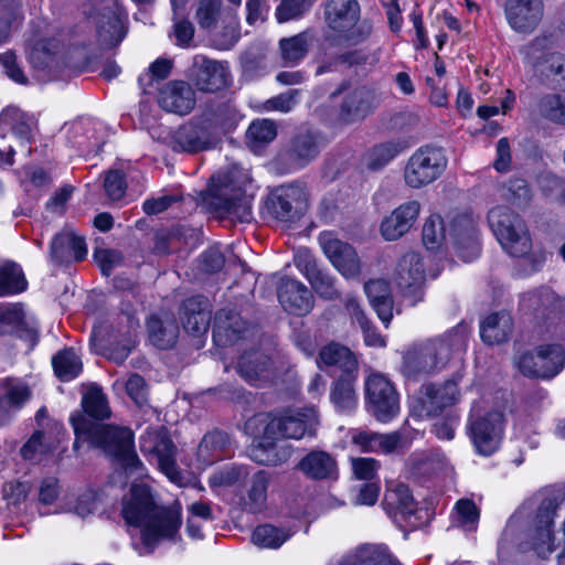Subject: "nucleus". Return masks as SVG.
Instances as JSON below:
<instances>
[{"label":"nucleus","instance_id":"obj_52","mask_svg":"<svg viewBox=\"0 0 565 565\" xmlns=\"http://www.w3.org/2000/svg\"><path fill=\"white\" fill-rule=\"evenodd\" d=\"M537 108L543 118L565 126V95L545 94L540 98Z\"/></svg>","mask_w":565,"mask_h":565},{"label":"nucleus","instance_id":"obj_56","mask_svg":"<svg viewBox=\"0 0 565 565\" xmlns=\"http://www.w3.org/2000/svg\"><path fill=\"white\" fill-rule=\"evenodd\" d=\"M446 238V228L443 218L437 215H430L423 226V243L427 249H436Z\"/></svg>","mask_w":565,"mask_h":565},{"label":"nucleus","instance_id":"obj_23","mask_svg":"<svg viewBox=\"0 0 565 565\" xmlns=\"http://www.w3.org/2000/svg\"><path fill=\"white\" fill-rule=\"evenodd\" d=\"M150 490L143 484H134L122 499L121 515L127 524L143 526L156 509Z\"/></svg>","mask_w":565,"mask_h":565},{"label":"nucleus","instance_id":"obj_57","mask_svg":"<svg viewBox=\"0 0 565 565\" xmlns=\"http://www.w3.org/2000/svg\"><path fill=\"white\" fill-rule=\"evenodd\" d=\"M502 195L505 200L518 206L526 205L531 199V190L523 179H511L502 188Z\"/></svg>","mask_w":565,"mask_h":565},{"label":"nucleus","instance_id":"obj_64","mask_svg":"<svg viewBox=\"0 0 565 565\" xmlns=\"http://www.w3.org/2000/svg\"><path fill=\"white\" fill-rule=\"evenodd\" d=\"M94 257L105 276H109L113 269L122 263L124 256L121 252L116 249H97Z\"/></svg>","mask_w":565,"mask_h":565},{"label":"nucleus","instance_id":"obj_29","mask_svg":"<svg viewBox=\"0 0 565 565\" xmlns=\"http://www.w3.org/2000/svg\"><path fill=\"white\" fill-rule=\"evenodd\" d=\"M87 255L85 239L72 232H63L52 241L51 258L56 265L81 262Z\"/></svg>","mask_w":565,"mask_h":565},{"label":"nucleus","instance_id":"obj_44","mask_svg":"<svg viewBox=\"0 0 565 565\" xmlns=\"http://www.w3.org/2000/svg\"><path fill=\"white\" fill-rule=\"evenodd\" d=\"M139 328L140 323L135 317L134 310L130 308L122 309L111 324L110 338L114 339V341L118 340L136 344V337Z\"/></svg>","mask_w":565,"mask_h":565},{"label":"nucleus","instance_id":"obj_24","mask_svg":"<svg viewBox=\"0 0 565 565\" xmlns=\"http://www.w3.org/2000/svg\"><path fill=\"white\" fill-rule=\"evenodd\" d=\"M252 331L234 309L224 308L215 315L213 340L218 347L232 345Z\"/></svg>","mask_w":565,"mask_h":565},{"label":"nucleus","instance_id":"obj_46","mask_svg":"<svg viewBox=\"0 0 565 565\" xmlns=\"http://www.w3.org/2000/svg\"><path fill=\"white\" fill-rule=\"evenodd\" d=\"M270 479V475L265 470H259L253 475L249 481L246 501L249 511L259 512L264 509Z\"/></svg>","mask_w":565,"mask_h":565},{"label":"nucleus","instance_id":"obj_62","mask_svg":"<svg viewBox=\"0 0 565 565\" xmlns=\"http://www.w3.org/2000/svg\"><path fill=\"white\" fill-rule=\"evenodd\" d=\"M0 324L9 332H18L24 327V312L20 305H11L0 312Z\"/></svg>","mask_w":565,"mask_h":565},{"label":"nucleus","instance_id":"obj_5","mask_svg":"<svg viewBox=\"0 0 565 565\" xmlns=\"http://www.w3.org/2000/svg\"><path fill=\"white\" fill-rule=\"evenodd\" d=\"M466 345V333L457 328L445 337L414 345L403 356L402 371L405 376L416 379L443 370L454 351Z\"/></svg>","mask_w":565,"mask_h":565},{"label":"nucleus","instance_id":"obj_9","mask_svg":"<svg viewBox=\"0 0 565 565\" xmlns=\"http://www.w3.org/2000/svg\"><path fill=\"white\" fill-rule=\"evenodd\" d=\"M545 38H536L522 49L526 62L543 83L565 89V55L546 46Z\"/></svg>","mask_w":565,"mask_h":565},{"label":"nucleus","instance_id":"obj_2","mask_svg":"<svg viewBox=\"0 0 565 565\" xmlns=\"http://www.w3.org/2000/svg\"><path fill=\"white\" fill-rule=\"evenodd\" d=\"M71 422L77 440L87 439L100 447L121 465L126 475L142 469V463L134 449V434L129 428L93 423L83 415L72 416Z\"/></svg>","mask_w":565,"mask_h":565},{"label":"nucleus","instance_id":"obj_60","mask_svg":"<svg viewBox=\"0 0 565 565\" xmlns=\"http://www.w3.org/2000/svg\"><path fill=\"white\" fill-rule=\"evenodd\" d=\"M248 471L244 467H227L211 475L209 484L212 488L216 487H232L244 480Z\"/></svg>","mask_w":565,"mask_h":565},{"label":"nucleus","instance_id":"obj_39","mask_svg":"<svg viewBox=\"0 0 565 565\" xmlns=\"http://www.w3.org/2000/svg\"><path fill=\"white\" fill-rule=\"evenodd\" d=\"M557 510V504L551 500H543L536 514V541L534 548L540 552L546 547L547 552L553 551V533L551 526Z\"/></svg>","mask_w":565,"mask_h":565},{"label":"nucleus","instance_id":"obj_26","mask_svg":"<svg viewBox=\"0 0 565 565\" xmlns=\"http://www.w3.org/2000/svg\"><path fill=\"white\" fill-rule=\"evenodd\" d=\"M158 103L169 113L186 115L195 106V93L184 81H170L160 89Z\"/></svg>","mask_w":565,"mask_h":565},{"label":"nucleus","instance_id":"obj_32","mask_svg":"<svg viewBox=\"0 0 565 565\" xmlns=\"http://www.w3.org/2000/svg\"><path fill=\"white\" fill-rule=\"evenodd\" d=\"M408 147L409 143L402 138L376 143L364 153L363 164L369 171H381Z\"/></svg>","mask_w":565,"mask_h":565},{"label":"nucleus","instance_id":"obj_47","mask_svg":"<svg viewBox=\"0 0 565 565\" xmlns=\"http://www.w3.org/2000/svg\"><path fill=\"white\" fill-rule=\"evenodd\" d=\"M56 376L62 381L75 379L83 369L79 356L73 349H65L56 353L52 359Z\"/></svg>","mask_w":565,"mask_h":565},{"label":"nucleus","instance_id":"obj_33","mask_svg":"<svg viewBox=\"0 0 565 565\" xmlns=\"http://www.w3.org/2000/svg\"><path fill=\"white\" fill-rule=\"evenodd\" d=\"M383 504L390 514H401L409 522L417 513V503L409 488L404 483H390L384 494Z\"/></svg>","mask_w":565,"mask_h":565},{"label":"nucleus","instance_id":"obj_34","mask_svg":"<svg viewBox=\"0 0 565 565\" xmlns=\"http://www.w3.org/2000/svg\"><path fill=\"white\" fill-rule=\"evenodd\" d=\"M373 95L366 87H359L350 92L340 107V118L347 124L364 119L371 111Z\"/></svg>","mask_w":565,"mask_h":565},{"label":"nucleus","instance_id":"obj_41","mask_svg":"<svg viewBox=\"0 0 565 565\" xmlns=\"http://www.w3.org/2000/svg\"><path fill=\"white\" fill-rule=\"evenodd\" d=\"M228 448V435L220 430H213L202 438L198 447V458L203 463L211 465L226 457Z\"/></svg>","mask_w":565,"mask_h":565},{"label":"nucleus","instance_id":"obj_50","mask_svg":"<svg viewBox=\"0 0 565 565\" xmlns=\"http://www.w3.org/2000/svg\"><path fill=\"white\" fill-rule=\"evenodd\" d=\"M0 396L12 408H21L30 399L31 390L23 381L18 379H6L0 383Z\"/></svg>","mask_w":565,"mask_h":565},{"label":"nucleus","instance_id":"obj_15","mask_svg":"<svg viewBox=\"0 0 565 565\" xmlns=\"http://www.w3.org/2000/svg\"><path fill=\"white\" fill-rule=\"evenodd\" d=\"M459 396L458 385L454 381H447L437 385L424 384L420 387L417 405L414 406L419 416H437L447 407L452 406Z\"/></svg>","mask_w":565,"mask_h":565},{"label":"nucleus","instance_id":"obj_49","mask_svg":"<svg viewBox=\"0 0 565 565\" xmlns=\"http://www.w3.org/2000/svg\"><path fill=\"white\" fill-rule=\"evenodd\" d=\"M319 151L317 137L310 131H303L294 138L290 154L299 166H305L316 158Z\"/></svg>","mask_w":565,"mask_h":565},{"label":"nucleus","instance_id":"obj_31","mask_svg":"<svg viewBox=\"0 0 565 565\" xmlns=\"http://www.w3.org/2000/svg\"><path fill=\"white\" fill-rule=\"evenodd\" d=\"M299 470L311 480H335L338 463L335 458L323 450H312L298 463Z\"/></svg>","mask_w":565,"mask_h":565},{"label":"nucleus","instance_id":"obj_20","mask_svg":"<svg viewBox=\"0 0 565 565\" xmlns=\"http://www.w3.org/2000/svg\"><path fill=\"white\" fill-rule=\"evenodd\" d=\"M295 264L320 297L328 300L339 298L340 291L335 287V278L319 268L316 258L308 249L298 250Z\"/></svg>","mask_w":565,"mask_h":565},{"label":"nucleus","instance_id":"obj_22","mask_svg":"<svg viewBox=\"0 0 565 565\" xmlns=\"http://www.w3.org/2000/svg\"><path fill=\"white\" fill-rule=\"evenodd\" d=\"M422 205L417 200H409L394 209L383 218L380 231L385 241H396L415 225Z\"/></svg>","mask_w":565,"mask_h":565},{"label":"nucleus","instance_id":"obj_30","mask_svg":"<svg viewBox=\"0 0 565 565\" xmlns=\"http://www.w3.org/2000/svg\"><path fill=\"white\" fill-rule=\"evenodd\" d=\"M212 143L211 135L205 126L189 122L175 131L172 149L174 151L195 153L210 149Z\"/></svg>","mask_w":565,"mask_h":565},{"label":"nucleus","instance_id":"obj_35","mask_svg":"<svg viewBox=\"0 0 565 565\" xmlns=\"http://www.w3.org/2000/svg\"><path fill=\"white\" fill-rule=\"evenodd\" d=\"M561 299L547 287L525 292L520 300L523 311L533 313L537 318H544L554 313L559 308Z\"/></svg>","mask_w":565,"mask_h":565},{"label":"nucleus","instance_id":"obj_19","mask_svg":"<svg viewBox=\"0 0 565 565\" xmlns=\"http://www.w3.org/2000/svg\"><path fill=\"white\" fill-rule=\"evenodd\" d=\"M227 66L204 55H195L192 65V79L196 88L205 93H215L228 84Z\"/></svg>","mask_w":565,"mask_h":565},{"label":"nucleus","instance_id":"obj_53","mask_svg":"<svg viewBox=\"0 0 565 565\" xmlns=\"http://www.w3.org/2000/svg\"><path fill=\"white\" fill-rule=\"evenodd\" d=\"M247 139L252 148H262L271 142L277 136L275 121L270 119L254 120L247 129Z\"/></svg>","mask_w":565,"mask_h":565},{"label":"nucleus","instance_id":"obj_16","mask_svg":"<svg viewBox=\"0 0 565 565\" xmlns=\"http://www.w3.org/2000/svg\"><path fill=\"white\" fill-rule=\"evenodd\" d=\"M140 448L158 461L161 471L172 481L178 478L175 466L177 448L164 429H149L140 439Z\"/></svg>","mask_w":565,"mask_h":565},{"label":"nucleus","instance_id":"obj_27","mask_svg":"<svg viewBox=\"0 0 565 565\" xmlns=\"http://www.w3.org/2000/svg\"><path fill=\"white\" fill-rule=\"evenodd\" d=\"M212 309L207 298L194 296L183 301L181 321L184 330L194 335L207 332L211 323Z\"/></svg>","mask_w":565,"mask_h":565},{"label":"nucleus","instance_id":"obj_38","mask_svg":"<svg viewBox=\"0 0 565 565\" xmlns=\"http://www.w3.org/2000/svg\"><path fill=\"white\" fill-rule=\"evenodd\" d=\"M356 374L340 375L331 385L330 399L339 412L349 413L356 407Z\"/></svg>","mask_w":565,"mask_h":565},{"label":"nucleus","instance_id":"obj_28","mask_svg":"<svg viewBox=\"0 0 565 565\" xmlns=\"http://www.w3.org/2000/svg\"><path fill=\"white\" fill-rule=\"evenodd\" d=\"M319 367L335 369L341 375L358 373L359 364L355 354L339 342L323 345L318 355Z\"/></svg>","mask_w":565,"mask_h":565},{"label":"nucleus","instance_id":"obj_43","mask_svg":"<svg viewBox=\"0 0 565 565\" xmlns=\"http://www.w3.org/2000/svg\"><path fill=\"white\" fill-rule=\"evenodd\" d=\"M311 38L308 32L282 38L279 41L280 57L285 65L299 63L308 53Z\"/></svg>","mask_w":565,"mask_h":565},{"label":"nucleus","instance_id":"obj_54","mask_svg":"<svg viewBox=\"0 0 565 565\" xmlns=\"http://www.w3.org/2000/svg\"><path fill=\"white\" fill-rule=\"evenodd\" d=\"M476 223L471 214L462 213L455 216L449 226V235L452 241L467 238L470 242L471 250L476 248Z\"/></svg>","mask_w":565,"mask_h":565},{"label":"nucleus","instance_id":"obj_13","mask_svg":"<svg viewBox=\"0 0 565 565\" xmlns=\"http://www.w3.org/2000/svg\"><path fill=\"white\" fill-rule=\"evenodd\" d=\"M394 279L412 306L423 300L426 276L420 255L415 252L405 253L396 265Z\"/></svg>","mask_w":565,"mask_h":565},{"label":"nucleus","instance_id":"obj_25","mask_svg":"<svg viewBox=\"0 0 565 565\" xmlns=\"http://www.w3.org/2000/svg\"><path fill=\"white\" fill-rule=\"evenodd\" d=\"M236 370L242 379L253 385H263L275 377L271 359L258 350L244 352L237 361Z\"/></svg>","mask_w":565,"mask_h":565},{"label":"nucleus","instance_id":"obj_61","mask_svg":"<svg viewBox=\"0 0 565 565\" xmlns=\"http://www.w3.org/2000/svg\"><path fill=\"white\" fill-rule=\"evenodd\" d=\"M104 189L109 200H121L127 190L125 174L119 170H109L105 175Z\"/></svg>","mask_w":565,"mask_h":565},{"label":"nucleus","instance_id":"obj_11","mask_svg":"<svg viewBox=\"0 0 565 565\" xmlns=\"http://www.w3.org/2000/svg\"><path fill=\"white\" fill-rule=\"evenodd\" d=\"M565 366V347L543 344L533 352L523 353L518 360L519 371L527 377L552 379Z\"/></svg>","mask_w":565,"mask_h":565},{"label":"nucleus","instance_id":"obj_37","mask_svg":"<svg viewBox=\"0 0 565 565\" xmlns=\"http://www.w3.org/2000/svg\"><path fill=\"white\" fill-rule=\"evenodd\" d=\"M513 329V320L509 312L499 311L486 317L480 324V337L489 345L505 342Z\"/></svg>","mask_w":565,"mask_h":565},{"label":"nucleus","instance_id":"obj_42","mask_svg":"<svg viewBox=\"0 0 565 565\" xmlns=\"http://www.w3.org/2000/svg\"><path fill=\"white\" fill-rule=\"evenodd\" d=\"M149 339L153 345L161 350L169 349L174 345L179 327L173 319L162 321L156 316L150 317L147 323Z\"/></svg>","mask_w":565,"mask_h":565},{"label":"nucleus","instance_id":"obj_7","mask_svg":"<svg viewBox=\"0 0 565 565\" xmlns=\"http://www.w3.org/2000/svg\"><path fill=\"white\" fill-rule=\"evenodd\" d=\"M182 510L180 503L156 507L147 523L141 527L142 547L139 554H150L163 541L177 542L180 539Z\"/></svg>","mask_w":565,"mask_h":565},{"label":"nucleus","instance_id":"obj_4","mask_svg":"<svg viewBox=\"0 0 565 565\" xmlns=\"http://www.w3.org/2000/svg\"><path fill=\"white\" fill-rule=\"evenodd\" d=\"M489 225L502 248L513 257H527L531 271H539L546 262V252L533 248L524 221L508 206H495L488 213Z\"/></svg>","mask_w":565,"mask_h":565},{"label":"nucleus","instance_id":"obj_63","mask_svg":"<svg viewBox=\"0 0 565 565\" xmlns=\"http://www.w3.org/2000/svg\"><path fill=\"white\" fill-rule=\"evenodd\" d=\"M362 565H399V563L381 547H365L360 551Z\"/></svg>","mask_w":565,"mask_h":565},{"label":"nucleus","instance_id":"obj_36","mask_svg":"<svg viewBox=\"0 0 565 565\" xmlns=\"http://www.w3.org/2000/svg\"><path fill=\"white\" fill-rule=\"evenodd\" d=\"M364 291L380 320L387 327L393 318L390 284L384 279H371L365 282Z\"/></svg>","mask_w":565,"mask_h":565},{"label":"nucleus","instance_id":"obj_18","mask_svg":"<svg viewBox=\"0 0 565 565\" xmlns=\"http://www.w3.org/2000/svg\"><path fill=\"white\" fill-rule=\"evenodd\" d=\"M503 415L500 412H489L483 417L470 424V434L477 451L488 456L494 452L502 435Z\"/></svg>","mask_w":565,"mask_h":565},{"label":"nucleus","instance_id":"obj_3","mask_svg":"<svg viewBox=\"0 0 565 565\" xmlns=\"http://www.w3.org/2000/svg\"><path fill=\"white\" fill-rule=\"evenodd\" d=\"M247 177L237 168L218 172L211 178L209 188L200 194L201 201L212 212L221 216L249 222L252 218V198L246 195L243 185Z\"/></svg>","mask_w":565,"mask_h":565},{"label":"nucleus","instance_id":"obj_40","mask_svg":"<svg viewBox=\"0 0 565 565\" xmlns=\"http://www.w3.org/2000/svg\"><path fill=\"white\" fill-rule=\"evenodd\" d=\"M64 44L57 38L38 40L29 53L30 63L34 68L44 70L52 66L63 53Z\"/></svg>","mask_w":565,"mask_h":565},{"label":"nucleus","instance_id":"obj_59","mask_svg":"<svg viewBox=\"0 0 565 565\" xmlns=\"http://www.w3.org/2000/svg\"><path fill=\"white\" fill-rule=\"evenodd\" d=\"M317 0H281L276 9V18L278 22H287L300 18L305 12L309 11Z\"/></svg>","mask_w":565,"mask_h":565},{"label":"nucleus","instance_id":"obj_55","mask_svg":"<svg viewBox=\"0 0 565 565\" xmlns=\"http://www.w3.org/2000/svg\"><path fill=\"white\" fill-rule=\"evenodd\" d=\"M125 36L122 21L118 15L111 13L105 22L98 26V40L107 47L118 45Z\"/></svg>","mask_w":565,"mask_h":565},{"label":"nucleus","instance_id":"obj_10","mask_svg":"<svg viewBox=\"0 0 565 565\" xmlns=\"http://www.w3.org/2000/svg\"><path fill=\"white\" fill-rule=\"evenodd\" d=\"M365 405L379 422L386 423L399 413V394L384 374L373 372L364 382Z\"/></svg>","mask_w":565,"mask_h":565},{"label":"nucleus","instance_id":"obj_48","mask_svg":"<svg viewBox=\"0 0 565 565\" xmlns=\"http://www.w3.org/2000/svg\"><path fill=\"white\" fill-rule=\"evenodd\" d=\"M26 288V280L19 265L7 262L0 266V297L14 295Z\"/></svg>","mask_w":565,"mask_h":565},{"label":"nucleus","instance_id":"obj_1","mask_svg":"<svg viewBox=\"0 0 565 565\" xmlns=\"http://www.w3.org/2000/svg\"><path fill=\"white\" fill-rule=\"evenodd\" d=\"M319 425L313 408H303L269 419L263 429L258 444L252 450V458L258 463L278 466L289 460L292 447L286 439H300L316 435Z\"/></svg>","mask_w":565,"mask_h":565},{"label":"nucleus","instance_id":"obj_45","mask_svg":"<svg viewBox=\"0 0 565 565\" xmlns=\"http://www.w3.org/2000/svg\"><path fill=\"white\" fill-rule=\"evenodd\" d=\"M292 536L288 529L263 524L255 527L252 533V542L263 548H278Z\"/></svg>","mask_w":565,"mask_h":565},{"label":"nucleus","instance_id":"obj_17","mask_svg":"<svg viewBox=\"0 0 565 565\" xmlns=\"http://www.w3.org/2000/svg\"><path fill=\"white\" fill-rule=\"evenodd\" d=\"M544 15L543 0H507L505 17L518 33H532Z\"/></svg>","mask_w":565,"mask_h":565},{"label":"nucleus","instance_id":"obj_12","mask_svg":"<svg viewBox=\"0 0 565 565\" xmlns=\"http://www.w3.org/2000/svg\"><path fill=\"white\" fill-rule=\"evenodd\" d=\"M267 206L277 220L292 223L299 221L307 212L308 193L298 183L281 185L270 192Z\"/></svg>","mask_w":565,"mask_h":565},{"label":"nucleus","instance_id":"obj_51","mask_svg":"<svg viewBox=\"0 0 565 565\" xmlns=\"http://www.w3.org/2000/svg\"><path fill=\"white\" fill-rule=\"evenodd\" d=\"M82 406L87 415L96 419H104L110 415L106 395L96 385L89 386L83 395Z\"/></svg>","mask_w":565,"mask_h":565},{"label":"nucleus","instance_id":"obj_6","mask_svg":"<svg viewBox=\"0 0 565 565\" xmlns=\"http://www.w3.org/2000/svg\"><path fill=\"white\" fill-rule=\"evenodd\" d=\"M361 8L358 0H327L323 18L329 29L341 34L353 45L369 39L373 25L369 20H360Z\"/></svg>","mask_w":565,"mask_h":565},{"label":"nucleus","instance_id":"obj_58","mask_svg":"<svg viewBox=\"0 0 565 565\" xmlns=\"http://www.w3.org/2000/svg\"><path fill=\"white\" fill-rule=\"evenodd\" d=\"M222 8V0H200L195 19L202 29H212L216 25Z\"/></svg>","mask_w":565,"mask_h":565},{"label":"nucleus","instance_id":"obj_8","mask_svg":"<svg viewBox=\"0 0 565 565\" xmlns=\"http://www.w3.org/2000/svg\"><path fill=\"white\" fill-rule=\"evenodd\" d=\"M448 159L441 148L424 146L418 148L407 160L403 178L411 189H422L445 172Z\"/></svg>","mask_w":565,"mask_h":565},{"label":"nucleus","instance_id":"obj_14","mask_svg":"<svg viewBox=\"0 0 565 565\" xmlns=\"http://www.w3.org/2000/svg\"><path fill=\"white\" fill-rule=\"evenodd\" d=\"M319 244L333 267L345 278L355 279L361 274V259L356 250L348 243L334 237L331 233H322Z\"/></svg>","mask_w":565,"mask_h":565},{"label":"nucleus","instance_id":"obj_21","mask_svg":"<svg viewBox=\"0 0 565 565\" xmlns=\"http://www.w3.org/2000/svg\"><path fill=\"white\" fill-rule=\"evenodd\" d=\"M277 297L282 308L295 316L308 315L315 303L310 289L301 281L282 277L277 286Z\"/></svg>","mask_w":565,"mask_h":565}]
</instances>
